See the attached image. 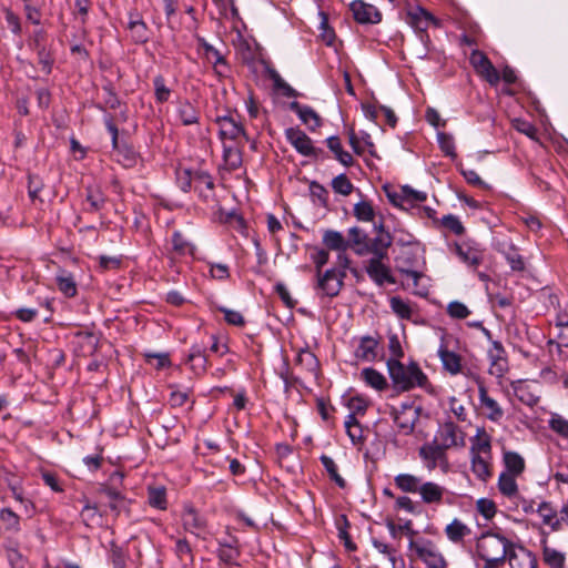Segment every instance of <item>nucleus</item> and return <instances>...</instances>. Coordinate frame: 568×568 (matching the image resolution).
Here are the masks:
<instances>
[{"label": "nucleus", "instance_id": "25", "mask_svg": "<svg viewBox=\"0 0 568 568\" xmlns=\"http://www.w3.org/2000/svg\"><path fill=\"white\" fill-rule=\"evenodd\" d=\"M214 189L213 176L207 171L196 170L194 190L204 202H209L214 197Z\"/></svg>", "mask_w": 568, "mask_h": 568}, {"label": "nucleus", "instance_id": "6", "mask_svg": "<svg viewBox=\"0 0 568 568\" xmlns=\"http://www.w3.org/2000/svg\"><path fill=\"white\" fill-rule=\"evenodd\" d=\"M376 235L373 239L368 237L367 244L358 252V256L372 254V258H388V248L393 244V236L385 229L383 221L378 224L374 223Z\"/></svg>", "mask_w": 568, "mask_h": 568}, {"label": "nucleus", "instance_id": "16", "mask_svg": "<svg viewBox=\"0 0 568 568\" xmlns=\"http://www.w3.org/2000/svg\"><path fill=\"white\" fill-rule=\"evenodd\" d=\"M506 560H508L510 568H537L538 566L536 555L525 546L514 541Z\"/></svg>", "mask_w": 568, "mask_h": 568}, {"label": "nucleus", "instance_id": "33", "mask_svg": "<svg viewBox=\"0 0 568 568\" xmlns=\"http://www.w3.org/2000/svg\"><path fill=\"white\" fill-rule=\"evenodd\" d=\"M242 555L241 546H231L225 544H220L216 549V556L221 564L229 566H240L237 562L239 558Z\"/></svg>", "mask_w": 568, "mask_h": 568}, {"label": "nucleus", "instance_id": "45", "mask_svg": "<svg viewBox=\"0 0 568 568\" xmlns=\"http://www.w3.org/2000/svg\"><path fill=\"white\" fill-rule=\"evenodd\" d=\"M504 464L506 467V471L508 474L521 475L525 470V460L524 458L516 452H505L504 453Z\"/></svg>", "mask_w": 568, "mask_h": 568}, {"label": "nucleus", "instance_id": "5", "mask_svg": "<svg viewBox=\"0 0 568 568\" xmlns=\"http://www.w3.org/2000/svg\"><path fill=\"white\" fill-rule=\"evenodd\" d=\"M124 474L120 470H114L108 483H103L99 486V494L104 495L110 499L108 506L114 516H119L122 511H129L131 500L128 499L119 489V485H122Z\"/></svg>", "mask_w": 568, "mask_h": 568}, {"label": "nucleus", "instance_id": "60", "mask_svg": "<svg viewBox=\"0 0 568 568\" xmlns=\"http://www.w3.org/2000/svg\"><path fill=\"white\" fill-rule=\"evenodd\" d=\"M349 526H351V524L347 520V517L345 515H343L341 523L337 524L338 538L343 541L346 550L355 551L357 549V546L355 542H353L351 535L348 532Z\"/></svg>", "mask_w": 568, "mask_h": 568}, {"label": "nucleus", "instance_id": "17", "mask_svg": "<svg viewBox=\"0 0 568 568\" xmlns=\"http://www.w3.org/2000/svg\"><path fill=\"white\" fill-rule=\"evenodd\" d=\"M437 442L445 449L463 447L465 445L464 433L452 420L445 422L437 432Z\"/></svg>", "mask_w": 568, "mask_h": 568}, {"label": "nucleus", "instance_id": "56", "mask_svg": "<svg viewBox=\"0 0 568 568\" xmlns=\"http://www.w3.org/2000/svg\"><path fill=\"white\" fill-rule=\"evenodd\" d=\"M437 142L440 151L452 160L457 158L455 141L452 134L446 132L437 133Z\"/></svg>", "mask_w": 568, "mask_h": 568}, {"label": "nucleus", "instance_id": "11", "mask_svg": "<svg viewBox=\"0 0 568 568\" xmlns=\"http://www.w3.org/2000/svg\"><path fill=\"white\" fill-rule=\"evenodd\" d=\"M446 450L435 438L432 443L424 444L419 448L418 455L424 460L428 470H434L438 466L444 471H447L449 463Z\"/></svg>", "mask_w": 568, "mask_h": 568}, {"label": "nucleus", "instance_id": "61", "mask_svg": "<svg viewBox=\"0 0 568 568\" xmlns=\"http://www.w3.org/2000/svg\"><path fill=\"white\" fill-rule=\"evenodd\" d=\"M176 183L181 191L187 193L191 191L192 185H195V171L191 169H183L176 172Z\"/></svg>", "mask_w": 568, "mask_h": 568}, {"label": "nucleus", "instance_id": "48", "mask_svg": "<svg viewBox=\"0 0 568 568\" xmlns=\"http://www.w3.org/2000/svg\"><path fill=\"white\" fill-rule=\"evenodd\" d=\"M296 363L312 374H317L320 371V361L308 348H302L298 352Z\"/></svg>", "mask_w": 568, "mask_h": 568}, {"label": "nucleus", "instance_id": "4", "mask_svg": "<svg viewBox=\"0 0 568 568\" xmlns=\"http://www.w3.org/2000/svg\"><path fill=\"white\" fill-rule=\"evenodd\" d=\"M410 557H415L427 566V568H446L447 561L439 551L436 544L425 537L412 538L408 542Z\"/></svg>", "mask_w": 568, "mask_h": 568}, {"label": "nucleus", "instance_id": "18", "mask_svg": "<svg viewBox=\"0 0 568 568\" xmlns=\"http://www.w3.org/2000/svg\"><path fill=\"white\" fill-rule=\"evenodd\" d=\"M385 258H369L365 271L368 277L377 285L383 286L385 283L395 284L396 278L393 276L389 266L384 264Z\"/></svg>", "mask_w": 568, "mask_h": 568}, {"label": "nucleus", "instance_id": "49", "mask_svg": "<svg viewBox=\"0 0 568 568\" xmlns=\"http://www.w3.org/2000/svg\"><path fill=\"white\" fill-rule=\"evenodd\" d=\"M154 99L158 104L168 102L171 98L172 90L166 85V80L162 74L153 78Z\"/></svg>", "mask_w": 568, "mask_h": 568}, {"label": "nucleus", "instance_id": "54", "mask_svg": "<svg viewBox=\"0 0 568 568\" xmlns=\"http://www.w3.org/2000/svg\"><path fill=\"white\" fill-rule=\"evenodd\" d=\"M354 216L361 222H373L375 219V210L369 201H359L354 205Z\"/></svg>", "mask_w": 568, "mask_h": 568}, {"label": "nucleus", "instance_id": "7", "mask_svg": "<svg viewBox=\"0 0 568 568\" xmlns=\"http://www.w3.org/2000/svg\"><path fill=\"white\" fill-rule=\"evenodd\" d=\"M347 274L338 273L337 268H327L316 274L315 290L322 297H336L344 286Z\"/></svg>", "mask_w": 568, "mask_h": 568}, {"label": "nucleus", "instance_id": "50", "mask_svg": "<svg viewBox=\"0 0 568 568\" xmlns=\"http://www.w3.org/2000/svg\"><path fill=\"white\" fill-rule=\"evenodd\" d=\"M320 460L328 474V477L332 481H334L339 488L346 487V480L338 474V468L333 458L327 455H322Z\"/></svg>", "mask_w": 568, "mask_h": 568}, {"label": "nucleus", "instance_id": "44", "mask_svg": "<svg viewBox=\"0 0 568 568\" xmlns=\"http://www.w3.org/2000/svg\"><path fill=\"white\" fill-rule=\"evenodd\" d=\"M199 45L204 50L205 55L209 58L210 54L214 58V70L219 75H223V71L219 69V67H225L229 68L227 62L225 58L222 55V53L215 49L212 44H210L204 38L199 37L197 38Z\"/></svg>", "mask_w": 568, "mask_h": 568}, {"label": "nucleus", "instance_id": "10", "mask_svg": "<svg viewBox=\"0 0 568 568\" xmlns=\"http://www.w3.org/2000/svg\"><path fill=\"white\" fill-rule=\"evenodd\" d=\"M181 521L184 531L203 540L205 539L204 534L209 526L207 519L191 503L184 504Z\"/></svg>", "mask_w": 568, "mask_h": 568}, {"label": "nucleus", "instance_id": "32", "mask_svg": "<svg viewBox=\"0 0 568 568\" xmlns=\"http://www.w3.org/2000/svg\"><path fill=\"white\" fill-rule=\"evenodd\" d=\"M176 116L182 125L189 126L199 123L200 111L190 101H184L179 105Z\"/></svg>", "mask_w": 568, "mask_h": 568}, {"label": "nucleus", "instance_id": "57", "mask_svg": "<svg viewBox=\"0 0 568 568\" xmlns=\"http://www.w3.org/2000/svg\"><path fill=\"white\" fill-rule=\"evenodd\" d=\"M544 561L550 568H565V555L554 548L544 546L542 548Z\"/></svg>", "mask_w": 568, "mask_h": 568}, {"label": "nucleus", "instance_id": "41", "mask_svg": "<svg viewBox=\"0 0 568 568\" xmlns=\"http://www.w3.org/2000/svg\"><path fill=\"white\" fill-rule=\"evenodd\" d=\"M55 283H57L58 290L65 297H74L77 295V293H78L77 283L71 273H68L64 270L61 271V273L58 274L55 277Z\"/></svg>", "mask_w": 568, "mask_h": 568}, {"label": "nucleus", "instance_id": "63", "mask_svg": "<svg viewBox=\"0 0 568 568\" xmlns=\"http://www.w3.org/2000/svg\"><path fill=\"white\" fill-rule=\"evenodd\" d=\"M400 200L414 205L416 203L425 202L427 200V194L422 191H416L409 185H404L400 189Z\"/></svg>", "mask_w": 568, "mask_h": 568}, {"label": "nucleus", "instance_id": "2", "mask_svg": "<svg viewBox=\"0 0 568 568\" xmlns=\"http://www.w3.org/2000/svg\"><path fill=\"white\" fill-rule=\"evenodd\" d=\"M513 541L501 534V529L483 531L476 539V554L478 558L507 559Z\"/></svg>", "mask_w": 568, "mask_h": 568}, {"label": "nucleus", "instance_id": "64", "mask_svg": "<svg viewBox=\"0 0 568 568\" xmlns=\"http://www.w3.org/2000/svg\"><path fill=\"white\" fill-rule=\"evenodd\" d=\"M43 187L44 182L42 178L33 173L28 174V194L32 201L40 200L41 203L43 202L39 195Z\"/></svg>", "mask_w": 568, "mask_h": 568}, {"label": "nucleus", "instance_id": "14", "mask_svg": "<svg viewBox=\"0 0 568 568\" xmlns=\"http://www.w3.org/2000/svg\"><path fill=\"white\" fill-rule=\"evenodd\" d=\"M489 359V373L497 377H503L508 371L507 352L499 341H491L487 351Z\"/></svg>", "mask_w": 568, "mask_h": 568}, {"label": "nucleus", "instance_id": "35", "mask_svg": "<svg viewBox=\"0 0 568 568\" xmlns=\"http://www.w3.org/2000/svg\"><path fill=\"white\" fill-rule=\"evenodd\" d=\"M471 453V471L481 481H486L491 476L490 465L479 455L475 453V447L470 448Z\"/></svg>", "mask_w": 568, "mask_h": 568}, {"label": "nucleus", "instance_id": "62", "mask_svg": "<svg viewBox=\"0 0 568 568\" xmlns=\"http://www.w3.org/2000/svg\"><path fill=\"white\" fill-rule=\"evenodd\" d=\"M331 185L335 193L344 196L349 195L354 190L353 183L349 181L345 173L335 176L332 180Z\"/></svg>", "mask_w": 568, "mask_h": 568}, {"label": "nucleus", "instance_id": "47", "mask_svg": "<svg viewBox=\"0 0 568 568\" xmlns=\"http://www.w3.org/2000/svg\"><path fill=\"white\" fill-rule=\"evenodd\" d=\"M406 408L407 407L404 406L400 412L394 408L392 413L394 423L403 435H409L414 432L416 420V418H409L406 416Z\"/></svg>", "mask_w": 568, "mask_h": 568}, {"label": "nucleus", "instance_id": "23", "mask_svg": "<svg viewBox=\"0 0 568 568\" xmlns=\"http://www.w3.org/2000/svg\"><path fill=\"white\" fill-rule=\"evenodd\" d=\"M379 339L371 335H365L359 338L358 346L356 347L354 355L358 361L363 362H375L378 353Z\"/></svg>", "mask_w": 568, "mask_h": 568}, {"label": "nucleus", "instance_id": "36", "mask_svg": "<svg viewBox=\"0 0 568 568\" xmlns=\"http://www.w3.org/2000/svg\"><path fill=\"white\" fill-rule=\"evenodd\" d=\"M85 200L89 203V207L85 211L90 213L101 211L106 203L104 193L100 187L97 186L85 187Z\"/></svg>", "mask_w": 568, "mask_h": 568}, {"label": "nucleus", "instance_id": "3", "mask_svg": "<svg viewBox=\"0 0 568 568\" xmlns=\"http://www.w3.org/2000/svg\"><path fill=\"white\" fill-rule=\"evenodd\" d=\"M103 122L111 135L112 150L115 152L116 161L126 169L134 168L139 160H141L140 153L131 143L119 139V129L113 115L106 114L103 118Z\"/></svg>", "mask_w": 568, "mask_h": 568}, {"label": "nucleus", "instance_id": "24", "mask_svg": "<svg viewBox=\"0 0 568 568\" xmlns=\"http://www.w3.org/2000/svg\"><path fill=\"white\" fill-rule=\"evenodd\" d=\"M437 355L440 358L443 368L450 375L462 373V356L453 351H449L444 341L438 347Z\"/></svg>", "mask_w": 568, "mask_h": 568}, {"label": "nucleus", "instance_id": "28", "mask_svg": "<svg viewBox=\"0 0 568 568\" xmlns=\"http://www.w3.org/2000/svg\"><path fill=\"white\" fill-rule=\"evenodd\" d=\"M445 491L443 486L434 481L422 483L418 490L423 503L437 505L443 503Z\"/></svg>", "mask_w": 568, "mask_h": 568}, {"label": "nucleus", "instance_id": "30", "mask_svg": "<svg viewBox=\"0 0 568 568\" xmlns=\"http://www.w3.org/2000/svg\"><path fill=\"white\" fill-rule=\"evenodd\" d=\"M361 378L365 384L378 392H383L388 388L386 377L373 367H365L361 372Z\"/></svg>", "mask_w": 568, "mask_h": 568}, {"label": "nucleus", "instance_id": "27", "mask_svg": "<svg viewBox=\"0 0 568 568\" xmlns=\"http://www.w3.org/2000/svg\"><path fill=\"white\" fill-rule=\"evenodd\" d=\"M455 254L460 258L462 262L468 264L471 267H477L483 262V251L470 245L469 243H455Z\"/></svg>", "mask_w": 568, "mask_h": 568}, {"label": "nucleus", "instance_id": "15", "mask_svg": "<svg viewBox=\"0 0 568 568\" xmlns=\"http://www.w3.org/2000/svg\"><path fill=\"white\" fill-rule=\"evenodd\" d=\"M354 20L359 24H377L382 21V12L364 0H354L349 4Z\"/></svg>", "mask_w": 568, "mask_h": 568}, {"label": "nucleus", "instance_id": "37", "mask_svg": "<svg viewBox=\"0 0 568 568\" xmlns=\"http://www.w3.org/2000/svg\"><path fill=\"white\" fill-rule=\"evenodd\" d=\"M322 242L328 250L332 251L346 252L348 250L347 239H345L344 235L338 231L326 230L323 234Z\"/></svg>", "mask_w": 568, "mask_h": 568}, {"label": "nucleus", "instance_id": "59", "mask_svg": "<svg viewBox=\"0 0 568 568\" xmlns=\"http://www.w3.org/2000/svg\"><path fill=\"white\" fill-rule=\"evenodd\" d=\"M386 526H387L389 534L393 538H397L399 531L405 532L409 537V540L412 538L418 537V531L413 529V523L409 519L406 520L403 525H395V523L392 519H388L386 521Z\"/></svg>", "mask_w": 568, "mask_h": 568}, {"label": "nucleus", "instance_id": "12", "mask_svg": "<svg viewBox=\"0 0 568 568\" xmlns=\"http://www.w3.org/2000/svg\"><path fill=\"white\" fill-rule=\"evenodd\" d=\"M469 60L477 74L484 78L491 85L498 84L500 81V73L483 51L477 49L473 50Z\"/></svg>", "mask_w": 568, "mask_h": 568}, {"label": "nucleus", "instance_id": "46", "mask_svg": "<svg viewBox=\"0 0 568 568\" xmlns=\"http://www.w3.org/2000/svg\"><path fill=\"white\" fill-rule=\"evenodd\" d=\"M517 475L508 474V473H501L498 478V489L499 491L508 497H515L518 493V485L516 483Z\"/></svg>", "mask_w": 568, "mask_h": 568}, {"label": "nucleus", "instance_id": "29", "mask_svg": "<svg viewBox=\"0 0 568 568\" xmlns=\"http://www.w3.org/2000/svg\"><path fill=\"white\" fill-rule=\"evenodd\" d=\"M536 511L542 518V523L549 526L552 531L561 529L560 517L558 518V511L550 501H541Z\"/></svg>", "mask_w": 568, "mask_h": 568}, {"label": "nucleus", "instance_id": "42", "mask_svg": "<svg viewBox=\"0 0 568 568\" xmlns=\"http://www.w3.org/2000/svg\"><path fill=\"white\" fill-rule=\"evenodd\" d=\"M173 551L178 559L183 564V566L186 567L193 565L194 555L192 547L186 538H176Z\"/></svg>", "mask_w": 568, "mask_h": 568}, {"label": "nucleus", "instance_id": "26", "mask_svg": "<svg viewBox=\"0 0 568 568\" xmlns=\"http://www.w3.org/2000/svg\"><path fill=\"white\" fill-rule=\"evenodd\" d=\"M290 110L296 113L300 120L312 131L322 125L321 116L308 105L292 101L290 103Z\"/></svg>", "mask_w": 568, "mask_h": 568}, {"label": "nucleus", "instance_id": "8", "mask_svg": "<svg viewBox=\"0 0 568 568\" xmlns=\"http://www.w3.org/2000/svg\"><path fill=\"white\" fill-rule=\"evenodd\" d=\"M419 261V243L407 244L404 248H400L398 255L395 257L397 270L405 274L407 277L414 280L417 284L422 274L416 270Z\"/></svg>", "mask_w": 568, "mask_h": 568}, {"label": "nucleus", "instance_id": "22", "mask_svg": "<svg viewBox=\"0 0 568 568\" xmlns=\"http://www.w3.org/2000/svg\"><path fill=\"white\" fill-rule=\"evenodd\" d=\"M216 123L220 125L221 139L236 140L241 135L248 139L243 124L231 115L217 116Z\"/></svg>", "mask_w": 568, "mask_h": 568}, {"label": "nucleus", "instance_id": "21", "mask_svg": "<svg viewBox=\"0 0 568 568\" xmlns=\"http://www.w3.org/2000/svg\"><path fill=\"white\" fill-rule=\"evenodd\" d=\"M21 531V517L11 508L0 509V534L8 536V540Z\"/></svg>", "mask_w": 568, "mask_h": 568}, {"label": "nucleus", "instance_id": "55", "mask_svg": "<svg viewBox=\"0 0 568 568\" xmlns=\"http://www.w3.org/2000/svg\"><path fill=\"white\" fill-rule=\"evenodd\" d=\"M310 195L314 204L322 207L328 206V191L321 183L316 181L310 183Z\"/></svg>", "mask_w": 568, "mask_h": 568}, {"label": "nucleus", "instance_id": "19", "mask_svg": "<svg viewBox=\"0 0 568 568\" xmlns=\"http://www.w3.org/2000/svg\"><path fill=\"white\" fill-rule=\"evenodd\" d=\"M494 248L506 258L511 271L523 272L526 268L524 257L511 241H496Z\"/></svg>", "mask_w": 568, "mask_h": 568}, {"label": "nucleus", "instance_id": "52", "mask_svg": "<svg viewBox=\"0 0 568 568\" xmlns=\"http://www.w3.org/2000/svg\"><path fill=\"white\" fill-rule=\"evenodd\" d=\"M108 559L113 568H126L128 554L114 541L110 542Z\"/></svg>", "mask_w": 568, "mask_h": 568}, {"label": "nucleus", "instance_id": "13", "mask_svg": "<svg viewBox=\"0 0 568 568\" xmlns=\"http://www.w3.org/2000/svg\"><path fill=\"white\" fill-rule=\"evenodd\" d=\"M406 22L416 31L425 33L429 24L440 27V20L420 6L408 8L406 12Z\"/></svg>", "mask_w": 568, "mask_h": 568}, {"label": "nucleus", "instance_id": "20", "mask_svg": "<svg viewBox=\"0 0 568 568\" xmlns=\"http://www.w3.org/2000/svg\"><path fill=\"white\" fill-rule=\"evenodd\" d=\"M478 384V395L480 405L487 410L486 417L491 422H499L504 416V410L499 404L488 395L485 383L479 376H476Z\"/></svg>", "mask_w": 568, "mask_h": 568}, {"label": "nucleus", "instance_id": "53", "mask_svg": "<svg viewBox=\"0 0 568 568\" xmlns=\"http://www.w3.org/2000/svg\"><path fill=\"white\" fill-rule=\"evenodd\" d=\"M389 305L394 314L400 320H410L413 310L408 302L404 301L399 296H393L389 300Z\"/></svg>", "mask_w": 568, "mask_h": 568}, {"label": "nucleus", "instance_id": "51", "mask_svg": "<svg viewBox=\"0 0 568 568\" xmlns=\"http://www.w3.org/2000/svg\"><path fill=\"white\" fill-rule=\"evenodd\" d=\"M128 29L131 32V40L135 44H144L150 40L149 28L143 22H128Z\"/></svg>", "mask_w": 568, "mask_h": 568}, {"label": "nucleus", "instance_id": "38", "mask_svg": "<svg viewBox=\"0 0 568 568\" xmlns=\"http://www.w3.org/2000/svg\"><path fill=\"white\" fill-rule=\"evenodd\" d=\"M368 237L363 229L353 226L347 231V247L358 255V252L367 244Z\"/></svg>", "mask_w": 568, "mask_h": 568}, {"label": "nucleus", "instance_id": "39", "mask_svg": "<svg viewBox=\"0 0 568 568\" xmlns=\"http://www.w3.org/2000/svg\"><path fill=\"white\" fill-rule=\"evenodd\" d=\"M148 503L152 508L159 510L168 509L166 488L164 486L148 487Z\"/></svg>", "mask_w": 568, "mask_h": 568}, {"label": "nucleus", "instance_id": "31", "mask_svg": "<svg viewBox=\"0 0 568 568\" xmlns=\"http://www.w3.org/2000/svg\"><path fill=\"white\" fill-rule=\"evenodd\" d=\"M511 387L517 399L524 405L534 407L539 402V396L524 381L513 382Z\"/></svg>", "mask_w": 568, "mask_h": 568}, {"label": "nucleus", "instance_id": "1", "mask_svg": "<svg viewBox=\"0 0 568 568\" xmlns=\"http://www.w3.org/2000/svg\"><path fill=\"white\" fill-rule=\"evenodd\" d=\"M386 366L396 393H406L416 387L423 388L429 394L434 392L433 385L417 362L410 361L408 365H404L402 361L388 358Z\"/></svg>", "mask_w": 568, "mask_h": 568}, {"label": "nucleus", "instance_id": "43", "mask_svg": "<svg viewBox=\"0 0 568 568\" xmlns=\"http://www.w3.org/2000/svg\"><path fill=\"white\" fill-rule=\"evenodd\" d=\"M445 534L452 542L458 544L462 542L464 538L470 534V529L459 519L455 518L449 525L446 526Z\"/></svg>", "mask_w": 568, "mask_h": 568}, {"label": "nucleus", "instance_id": "9", "mask_svg": "<svg viewBox=\"0 0 568 568\" xmlns=\"http://www.w3.org/2000/svg\"><path fill=\"white\" fill-rule=\"evenodd\" d=\"M286 140L294 149L304 156L323 159L325 152L321 148H315L311 138L300 128H288L285 130Z\"/></svg>", "mask_w": 568, "mask_h": 568}, {"label": "nucleus", "instance_id": "34", "mask_svg": "<svg viewBox=\"0 0 568 568\" xmlns=\"http://www.w3.org/2000/svg\"><path fill=\"white\" fill-rule=\"evenodd\" d=\"M326 145L334 153L335 159L341 164L347 168L354 164V159L352 154L343 149L341 139L337 135H332L327 138Z\"/></svg>", "mask_w": 568, "mask_h": 568}, {"label": "nucleus", "instance_id": "40", "mask_svg": "<svg viewBox=\"0 0 568 568\" xmlns=\"http://www.w3.org/2000/svg\"><path fill=\"white\" fill-rule=\"evenodd\" d=\"M395 486L403 493H418L422 479L412 474H398L394 478Z\"/></svg>", "mask_w": 568, "mask_h": 568}, {"label": "nucleus", "instance_id": "58", "mask_svg": "<svg viewBox=\"0 0 568 568\" xmlns=\"http://www.w3.org/2000/svg\"><path fill=\"white\" fill-rule=\"evenodd\" d=\"M7 552V559L11 568H24V559L22 554L19 551L18 542L8 540L4 546Z\"/></svg>", "mask_w": 568, "mask_h": 568}]
</instances>
